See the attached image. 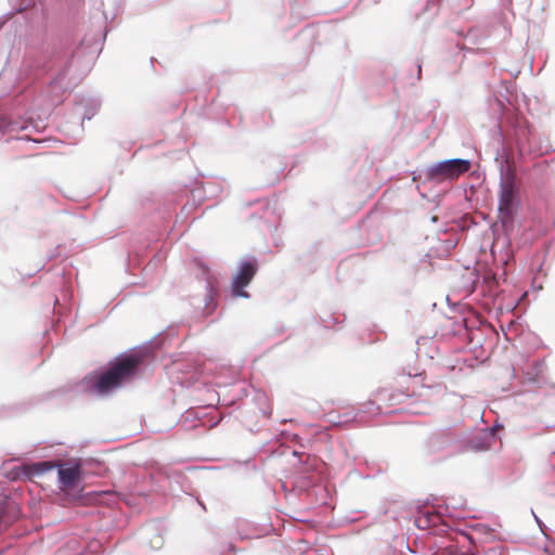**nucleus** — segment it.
Instances as JSON below:
<instances>
[{"mask_svg": "<svg viewBox=\"0 0 555 555\" xmlns=\"http://www.w3.org/2000/svg\"><path fill=\"white\" fill-rule=\"evenodd\" d=\"M257 271V266L254 262H244L238 273L233 280L232 292L236 297H248V293L244 291V287L247 286L253 278L255 276Z\"/></svg>", "mask_w": 555, "mask_h": 555, "instance_id": "nucleus-4", "label": "nucleus"}, {"mask_svg": "<svg viewBox=\"0 0 555 555\" xmlns=\"http://www.w3.org/2000/svg\"><path fill=\"white\" fill-rule=\"evenodd\" d=\"M80 466L61 467L57 470L59 479L64 488L72 489L80 478Z\"/></svg>", "mask_w": 555, "mask_h": 555, "instance_id": "nucleus-5", "label": "nucleus"}, {"mask_svg": "<svg viewBox=\"0 0 555 555\" xmlns=\"http://www.w3.org/2000/svg\"><path fill=\"white\" fill-rule=\"evenodd\" d=\"M518 203V188L516 185V171L513 165L507 164L500 183L499 211L503 220H512Z\"/></svg>", "mask_w": 555, "mask_h": 555, "instance_id": "nucleus-2", "label": "nucleus"}, {"mask_svg": "<svg viewBox=\"0 0 555 555\" xmlns=\"http://www.w3.org/2000/svg\"><path fill=\"white\" fill-rule=\"evenodd\" d=\"M470 167L472 164L467 159L455 158L442 160L430 166L426 171V177L428 180L436 182L455 180L467 172Z\"/></svg>", "mask_w": 555, "mask_h": 555, "instance_id": "nucleus-3", "label": "nucleus"}, {"mask_svg": "<svg viewBox=\"0 0 555 555\" xmlns=\"http://www.w3.org/2000/svg\"><path fill=\"white\" fill-rule=\"evenodd\" d=\"M121 384H92V386L89 389L90 395L92 396H107L109 395L116 387L120 386Z\"/></svg>", "mask_w": 555, "mask_h": 555, "instance_id": "nucleus-6", "label": "nucleus"}, {"mask_svg": "<svg viewBox=\"0 0 555 555\" xmlns=\"http://www.w3.org/2000/svg\"><path fill=\"white\" fill-rule=\"evenodd\" d=\"M152 359L150 347L142 346L124 352L95 382H121L134 377Z\"/></svg>", "mask_w": 555, "mask_h": 555, "instance_id": "nucleus-1", "label": "nucleus"}, {"mask_svg": "<svg viewBox=\"0 0 555 555\" xmlns=\"http://www.w3.org/2000/svg\"><path fill=\"white\" fill-rule=\"evenodd\" d=\"M55 467V464L52 462H40L31 465V470L34 474H43L49 472Z\"/></svg>", "mask_w": 555, "mask_h": 555, "instance_id": "nucleus-7", "label": "nucleus"}]
</instances>
